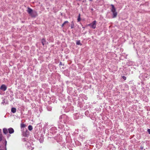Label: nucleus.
I'll list each match as a JSON object with an SVG mask.
<instances>
[{
    "label": "nucleus",
    "mask_w": 150,
    "mask_h": 150,
    "mask_svg": "<svg viewBox=\"0 0 150 150\" xmlns=\"http://www.w3.org/2000/svg\"><path fill=\"white\" fill-rule=\"evenodd\" d=\"M27 11L32 17H35L37 15V13L35 10H27Z\"/></svg>",
    "instance_id": "obj_1"
},
{
    "label": "nucleus",
    "mask_w": 150,
    "mask_h": 150,
    "mask_svg": "<svg viewBox=\"0 0 150 150\" xmlns=\"http://www.w3.org/2000/svg\"><path fill=\"white\" fill-rule=\"evenodd\" d=\"M111 12H112V16L113 18H115L116 17L117 12L116 11V10H111Z\"/></svg>",
    "instance_id": "obj_2"
},
{
    "label": "nucleus",
    "mask_w": 150,
    "mask_h": 150,
    "mask_svg": "<svg viewBox=\"0 0 150 150\" xmlns=\"http://www.w3.org/2000/svg\"><path fill=\"white\" fill-rule=\"evenodd\" d=\"M96 21H94L92 23L88 25L93 29H95L96 27Z\"/></svg>",
    "instance_id": "obj_3"
},
{
    "label": "nucleus",
    "mask_w": 150,
    "mask_h": 150,
    "mask_svg": "<svg viewBox=\"0 0 150 150\" xmlns=\"http://www.w3.org/2000/svg\"><path fill=\"white\" fill-rule=\"evenodd\" d=\"M0 89L2 90L5 91L7 89V87L5 85L3 84L1 86Z\"/></svg>",
    "instance_id": "obj_4"
},
{
    "label": "nucleus",
    "mask_w": 150,
    "mask_h": 150,
    "mask_svg": "<svg viewBox=\"0 0 150 150\" xmlns=\"http://www.w3.org/2000/svg\"><path fill=\"white\" fill-rule=\"evenodd\" d=\"M8 131L9 133L11 134L13 133L14 132L13 129L12 128H10L8 129Z\"/></svg>",
    "instance_id": "obj_5"
},
{
    "label": "nucleus",
    "mask_w": 150,
    "mask_h": 150,
    "mask_svg": "<svg viewBox=\"0 0 150 150\" xmlns=\"http://www.w3.org/2000/svg\"><path fill=\"white\" fill-rule=\"evenodd\" d=\"M41 42L43 45H45L46 44V41L45 39H44V38L42 39V40Z\"/></svg>",
    "instance_id": "obj_6"
},
{
    "label": "nucleus",
    "mask_w": 150,
    "mask_h": 150,
    "mask_svg": "<svg viewBox=\"0 0 150 150\" xmlns=\"http://www.w3.org/2000/svg\"><path fill=\"white\" fill-rule=\"evenodd\" d=\"M3 132L4 134H6L8 133V131L6 128H4L3 129Z\"/></svg>",
    "instance_id": "obj_7"
},
{
    "label": "nucleus",
    "mask_w": 150,
    "mask_h": 150,
    "mask_svg": "<svg viewBox=\"0 0 150 150\" xmlns=\"http://www.w3.org/2000/svg\"><path fill=\"white\" fill-rule=\"evenodd\" d=\"M11 111L13 113H14L16 112V109L15 108H11Z\"/></svg>",
    "instance_id": "obj_8"
},
{
    "label": "nucleus",
    "mask_w": 150,
    "mask_h": 150,
    "mask_svg": "<svg viewBox=\"0 0 150 150\" xmlns=\"http://www.w3.org/2000/svg\"><path fill=\"white\" fill-rule=\"evenodd\" d=\"M28 128L29 130L31 131L33 129V127L31 125H29L28 127Z\"/></svg>",
    "instance_id": "obj_9"
},
{
    "label": "nucleus",
    "mask_w": 150,
    "mask_h": 150,
    "mask_svg": "<svg viewBox=\"0 0 150 150\" xmlns=\"http://www.w3.org/2000/svg\"><path fill=\"white\" fill-rule=\"evenodd\" d=\"M81 20L80 18V14L79 13V16L77 19V21L78 22H79Z\"/></svg>",
    "instance_id": "obj_10"
},
{
    "label": "nucleus",
    "mask_w": 150,
    "mask_h": 150,
    "mask_svg": "<svg viewBox=\"0 0 150 150\" xmlns=\"http://www.w3.org/2000/svg\"><path fill=\"white\" fill-rule=\"evenodd\" d=\"M2 139V134L1 133V130H0V141H1Z\"/></svg>",
    "instance_id": "obj_11"
},
{
    "label": "nucleus",
    "mask_w": 150,
    "mask_h": 150,
    "mask_svg": "<svg viewBox=\"0 0 150 150\" xmlns=\"http://www.w3.org/2000/svg\"><path fill=\"white\" fill-rule=\"evenodd\" d=\"M76 44L77 45H81L80 42V40L77 41L76 42Z\"/></svg>",
    "instance_id": "obj_12"
},
{
    "label": "nucleus",
    "mask_w": 150,
    "mask_h": 150,
    "mask_svg": "<svg viewBox=\"0 0 150 150\" xmlns=\"http://www.w3.org/2000/svg\"><path fill=\"white\" fill-rule=\"evenodd\" d=\"M71 23L72 24H71V28H74V24L73 21Z\"/></svg>",
    "instance_id": "obj_13"
},
{
    "label": "nucleus",
    "mask_w": 150,
    "mask_h": 150,
    "mask_svg": "<svg viewBox=\"0 0 150 150\" xmlns=\"http://www.w3.org/2000/svg\"><path fill=\"white\" fill-rule=\"evenodd\" d=\"M25 126V125L24 124H21V128L24 127Z\"/></svg>",
    "instance_id": "obj_14"
},
{
    "label": "nucleus",
    "mask_w": 150,
    "mask_h": 150,
    "mask_svg": "<svg viewBox=\"0 0 150 150\" xmlns=\"http://www.w3.org/2000/svg\"><path fill=\"white\" fill-rule=\"evenodd\" d=\"M111 6L112 7L111 9H115L114 6L112 4L111 5Z\"/></svg>",
    "instance_id": "obj_15"
},
{
    "label": "nucleus",
    "mask_w": 150,
    "mask_h": 150,
    "mask_svg": "<svg viewBox=\"0 0 150 150\" xmlns=\"http://www.w3.org/2000/svg\"><path fill=\"white\" fill-rule=\"evenodd\" d=\"M68 23V21H65L63 23V24L65 25L66 23Z\"/></svg>",
    "instance_id": "obj_16"
},
{
    "label": "nucleus",
    "mask_w": 150,
    "mask_h": 150,
    "mask_svg": "<svg viewBox=\"0 0 150 150\" xmlns=\"http://www.w3.org/2000/svg\"><path fill=\"white\" fill-rule=\"evenodd\" d=\"M122 78L125 80L126 79V77L125 76H122Z\"/></svg>",
    "instance_id": "obj_17"
},
{
    "label": "nucleus",
    "mask_w": 150,
    "mask_h": 150,
    "mask_svg": "<svg viewBox=\"0 0 150 150\" xmlns=\"http://www.w3.org/2000/svg\"><path fill=\"white\" fill-rule=\"evenodd\" d=\"M147 131H148V132L150 134V129H148Z\"/></svg>",
    "instance_id": "obj_18"
},
{
    "label": "nucleus",
    "mask_w": 150,
    "mask_h": 150,
    "mask_svg": "<svg viewBox=\"0 0 150 150\" xmlns=\"http://www.w3.org/2000/svg\"><path fill=\"white\" fill-rule=\"evenodd\" d=\"M5 146L6 145V143H7V142L5 140Z\"/></svg>",
    "instance_id": "obj_19"
},
{
    "label": "nucleus",
    "mask_w": 150,
    "mask_h": 150,
    "mask_svg": "<svg viewBox=\"0 0 150 150\" xmlns=\"http://www.w3.org/2000/svg\"><path fill=\"white\" fill-rule=\"evenodd\" d=\"M59 65H62V63L61 62H60Z\"/></svg>",
    "instance_id": "obj_20"
},
{
    "label": "nucleus",
    "mask_w": 150,
    "mask_h": 150,
    "mask_svg": "<svg viewBox=\"0 0 150 150\" xmlns=\"http://www.w3.org/2000/svg\"><path fill=\"white\" fill-rule=\"evenodd\" d=\"M64 25L63 23L62 25V27H63L64 26Z\"/></svg>",
    "instance_id": "obj_21"
},
{
    "label": "nucleus",
    "mask_w": 150,
    "mask_h": 150,
    "mask_svg": "<svg viewBox=\"0 0 150 150\" xmlns=\"http://www.w3.org/2000/svg\"><path fill=\"white\" fill-rule=\"evenodd\" d=\"M28 9H29V10H30V9H31L30 8H28Z\"/></svg>",
    "instance_id": "obj_22"
},
{
    "label": "nucleus",
    "mask_w": 150,
    "mask_h": 150,
    "mask_svg": "<svg viewBox=\"0 0 150 150\" xmlns=\"http://www.w3.org/2000/svg\"><path fill=\"white\" fill-rule=\"evenodd\" d=\"M89 0L90 1H93V0Z\"/></svg>",
    "instance_id": "obj_23"
},
{
    "label": "nucleus",
    "mask_w": 150,
    "mask_h": 150,
    "mask_svg": "<svg viewBox=\"0 0 150 150\" xmlns=\"http://www.w3.org/2000/svg\"><path fill=\"white\" fill-rule=\"evenodd\" d=\"M24 136H26L25 135H24Z\"/></svg>",
    "instance_id": "obj_24"
},
{
    "label": "nucleus",
    "mask_w": 150,
    "mask_h": 150,
    "mask_svg": "<svg viewBox=\"0 0 150 150\" xmlns=\"http://www.w3.org/2000/svg\"><path fill=\"white\" fill-rule=\"evenodd\" d=\"M5 102V101L3 102H2V103H3Z\"/></svg>",
    "instance_id": "obj_25"
},
{
    "label": "nucleus",
    "mask_w": 150,
    "mask_h": 150,
    "mask_svg": "<svg viewBox=\"0 0 150 150\" xmlns=\"http://www.w3.org/2000/svg\"><path fill=\"white\" fill-rule=\"evenodd\" d=\"M5 102V101L3 102H2V103H3Z\"/></svg>",
    "instance_id": "obj_26"
},
{
    "label": "nucleus",
    "mask_w": 150,
    "mask_h": 150,
    "mask_svg": "<svg viewBox=\"0 0 150 150\" xmlns=\"http://www.w3.org/2000/svg\"><path fill=\"white\" fill-rule=\"evenodd\" d=\"M5 102V101L3 102H2V103H3Z\"/></svg>",
    "instance_id": "obj_27"
}]
</instances>
